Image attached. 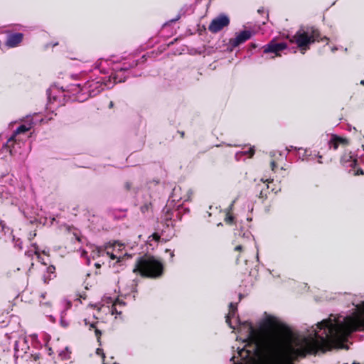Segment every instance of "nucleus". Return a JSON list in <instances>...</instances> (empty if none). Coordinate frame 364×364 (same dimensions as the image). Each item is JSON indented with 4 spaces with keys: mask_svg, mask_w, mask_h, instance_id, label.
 <instances>
[{
    "mask_svg": "<svg viewBox=\"0 0 364 364\" xmlns=\"http://www.w3.org/2000/svg\"><path fill=\"white\" fill-rule=\"evenodd\" d=\"M49 354L50 355L51 354V349L50 348L49 349Z\"/></svg>",
    "mask_w": 364,
    "mask_h": 364,
    "instance_id": "nucleus-39",
    "label": "nucleus"
},
{
    "mask_svg": "<svg viewBox=\"0 0 364 364\" xmlns=\"http://www.w3.org/2000/svg\"><path fill=\"white\" fill-rule=\"evenodd\" d=\"M80 297L83 298V299H85V297H86V296H80Z\"/></svg>",
    "mask_w": 364,
    "mask_h": 364,
    "instance_id": "nucleus-40",
    "label": "nucleus"
},
{
    "mask_svg": "<svg viewBox=\"0 0 364 364\" xmlns=\"http://www.w3.org/2000/svg\"><path fill=\"white\" fill-rule=\"evenodd\" d=\"M31 129V127H28L25 124L20 125L13 133L12 136L8 139L4 146L6 148L9 149V151L11 154L12 149L11 148L14 146V143L16 142V136L25 133L28 131H29Z\"/></svg>",
    "mask_w": 364,
    "mask_h": 364,
    "instance_id": "nucleus-8",
    "label": "nucleus"
},
{
    "mask_svg": "<svg viewBox=\"0 0 364 364\" xmlns=\"http://www.w3.org/2000/svg\"><path fill=\"white\" fill-rule=\"evenodd\" d=\"M103 364H106V363H104ZM114 364H115V363H114Z\"/></svg>",
    "mask_w": 364,
    "mask_h": 364,
    "instance_id": "nucleus-43",
    "label": "nucleus"
},
{
    "mask_svg": "<svg viewBox=\"0 0 364 364\" xmlns=\"http://www.w3.org/2000/svg\"><path fill=\"white\" fill-rule=\"evenodd\" d=\"M230 18L225 14H220L213 18L208 26V31L212 33H217L230 25Z\"/></svg>",
    "mask_w": 364,
    "mask_h": 364,
    "instance_id": "nucleus-4",
    "label": "nucleus"
},
{
    "mask_svg": "<svg viewBox=\"0 0 364 364\" xmlns=\"http://www.w3.org/2000/svg\"><path fill=\"white\" fill-rule=\"evenodd\" d=\"M152 207L151 203H146L140 207V210L142 213L149 211Z\"/></svg>",
    "mask_w": 364,
    "mask_h": 364,
    "instance_id": "nucleus-19",
    "label": "nucleus"
},
{
    "mask_svg": "<svg viewBox=\"0 0 364 364\" xmlns=\"http://www.w3.org/2000/svg\"><path fill=\"white\" fill-rule=\"evenodd\" d=\"M15 350H16V353H17L18 351V342H16V344H15Z\"/></svg>",
    "mask_w": 364,
    "mask_h": 364,
    "instance_id": "nucleus-33",
    "label": "nucleus"
},
{
    "mask_svg": "<svg viewBox=\"0 0 364 364\" xmlns=\"http://www.w3.org/2000/svg\"><path fill=\"white\" fill-rule=\"evenodd\" d=\"M257 12H258L259 14H266V11H264V9L263 8H262V9H259L257 10Z\"/></svg>",
    "mask_w": 364,
    "mask_h": 364,
    "instance_id": "nucleus-31",
    "label": "nucleus"
},
{
    "mask_svg": "<svg viewBox=\"0 0 364 364\" xmlns=\"http://www.w3.org/2000/svg\"><path fill=\"white\" fill-rule=\"evenodd\" d=\"M105 85L100 81H90L84 85L85 89L87 90L90 97H95L104 90Z\"/></svg>",
    "mask_w": 364,
    "mask_h": 364,
    "instance_id": "nucleus-7",
    "label": "nucleus"
},
{
    "mask_svg": "<svg viewBox=\"0 0 364 364\" xmlns=\"http://www.w3.org/2000/svg\"><path fill=\"white\" fill-rule=\"evenodd\" d=\"M244 248L245 247H244V246L242 245H237L234 247V251L237 252L239 253H241L244 250Z\"/></svg>",
    "mask_w": 364,
    "mask_h": 364,
    "instance_id": "nucleus-22",
    "label": "nucleus"
},
{
    "mask_svg": "<svg viewBox=\"0 0 364 364\" xmlns=\"http://www.w3.org/2000/svg\"><path fill=\"white\" fill-rule=\"evenodd\" d=\"M249 47H250V50H252V49H255V48H257V45L255 43H250Z\"/></svg>",
    "mask_w": 364,
    "mask_h": 364,
    "instance_id": "nucleus-30",
    "label": "nucleus"
},
{
    "mask_svg": "<svg viewBox=\"0 0 364 364\" xmlns=\"http://www.w3.org/2000/svg\"><path fill=\"white\" fill-rule=\"evenodd\" d=\"M270 166H271V168H272V170L273 171H275V168H276V166H277V165H276V162H275L274 161H271V164H270Z\"/></svg>",
    "mask_w": 364,
    "mask_h": 364,
    "instance_id": "nucleus-29",
    "label": "nucleus"
},
{
    "mask_svg": "<svg viewBox=\"0 0 364 364\" xmlns=\"http://www.w3.org/2000/svg\"><path fill=\"white\" fill-rule=\"evenodd\" d=\"M109 106H110V107H112V106H113V102H110Z\"/></svg>",
    "mask_w": 364,
    "mask_h": 364,
    "instance_id": "nucleus-38",
    "label": "nucleus"
},
{
    "mask_svg": "<svg viewBox=\"0 0 364 364\" xmlns=\"http://www.w3.org/2000/svg\"><path fill=\"white\" fill-rule=\"evenodd\" d=\"M262 326L264 328H273L279 327L281 329H282L286 333H287V334L291 333V331L289 328V327H287V326H285L284 324L279 323L277 318L273 316H271L267 317L264 319Z\"/></svg>",
    "mask_w": 364,
    "mask_h": 364,
    "instance_id": "nucleus-9",
    "label": "nucleus"
},
{
    "mask_svg": "<svg viewBox=\"0 0 364 364\" xmlns=\"http://www.w3.org/2000/svg\"><path fill=\"white\" fill-rule=\"evenodd\" d=\"M353 364H358V363H353Z\"/></svg>",
    "mask_w": 364,
    "mask_h": 364,
    "instance_id": "nucleus-42",
    "label": "nucleus"
},
{
    "mask_svg": "<svg viewBox=\"0 0 364 364\" xmlns=\"http://www.w3.org/2000/svg\"><path fill=\"white\" fill-rule=\"evenodd\" d=\"M349 144L348 139L339 136L336 134H332L328 141L329 149L337 150L339 146H347Z\"/></svg>",
    "mask_w": 364,
    "mask_h": 364,
    "instance_id": "nucleus-10",
    "label": "nucleus"
},
{
    "mask_svg": "<svg viewBox=\"0 0 364 364\" xmlns=\"http://www.w3.org/2000/svg\"><path fill=\"white\" fill-rule=\"evenodd\" d=\"M353 176H359V175H364V171L361 168H357L356 170H353Z\"/></svg>",
    "mask_w": 364,
    "mask_h": 364,
    "instance_id": "nucleus-24",
    "label": "nucleus"
},
{
    "mask_svg": "<svg viewBox=\"0 0 364 364\" xmlns=\"http://www.w3.org/2000/svg\"><path fill=\"white\" fill-rule=\"evenodd\" d=\"M164 271L162 262L155 257L145 254L138 257L135 262L133 272L141 277L156 279L161 277Z\"/></svg>",
    "mask_w": 364,
    "mask_h": 364,
    "instance_id": "nucleus-2",
    "label": "nucleus"
},
{
    "mask_svg": "<svg viewBox=\"0 0 364 364\" xmlns=\"http://www.w3.org/2000/svg\"><path fill=\"white\" fill-rule=\"evenodd\" d=\"M33 246L35 247V251L33 252L31 250H28L26 252V255H27L28 257H32L33 255H36L38 258H40L38 245L36 244H33Z\"/></svg>",
    "mask_w": 364,
    "mask_h": 364,
    "instance_id": "nucleus-18",
    "label": "nucleus"
},
{
    "mask_svg": "<svg viewBox=\"0 0 364 364\" xmlns=\"http://www.w3.org/2000/svg\"><path fill=\"white\" fill-rule=\"evenodd\" d=\"M170 256H171V258H173V257H174V253H173V252H171V251H170Z\"/></svg>",
    "mask_w": 364,
    "mask_h": 364,
    "instance_id": "nucleus-35",
    "label": "nucleus"
},
{
    "mask_svg": "<svg viewBox=\"0 0 364 364\" xmlns=\"http://www.w3.org/2000/svg\"><path fill=\"white\" fill-rule=\"evenodd\" d=\"M319 329H323V336L315 333V338H296L292 345H284L276 338H268L259 341V333L250 323L248 339L256 343V355L259 364H294L298 358H304L307 354L316 353L318 350H326L333 347H341L348 336L364 328V316L356 318L347 317L343 323L333 324L331 319L323 320L317 324Z\"/></svg>",
    "mask_w": 364,
    "mask_h": 364,
    "instance_id": "nucleus-1",
    "label": "nucleus"
},
{
    "mask_svg": "<svg viewBox=\"0 0 364 364\" xmlns=\"http://www.w3.org/2000/svg\"><path fill=\"white\" fill-rule=\"evenodd\" d=\"M291 43L297 45L301 53H304L306 50L309 49V46L314 42L326 41V44L329 42V38L326 36H321L320 31L314 28H311L310 31H306L303 29H299L292 36L290 40Z\"/></svg>",
    "mask_w": 364,
    "mask_h": 364,
    "instance_id": "nucleus-3",
    "label": "nucleus"
},
{
    "mask_svg": "<svg viewBox=\"0 0 364 364\" xmlns=\"http://www.w3.org/2000/svg\"><path fill=\"white\" fill-rule=\"evenodd\" d=\"M224 221L229 225H232L235 223V218L230 210L226 213Z\"/></svg>",
    "mask_w": 364,
    "mask_h": 364,
    "instance_id": "nucleus-17",
    "label": "nucleus"
},
{
    "mask_svg": "<svg viewBox=\"0 0 364 364\" xmlns=\"http://www.w3.org/2000/svg\"><path fill=\"white\" fill-rule=\"evenodd\" d=\"M247 154L250 155V157L253 156L255 154V149L253 148H250V149L247 151Z\"/></svg>",
    "mask_w": 364,
    "mask_h": 364,
    "instance_id": "nucleus-28",
    "label": "nucleus"
},
{
    "mask_svg": "<svg viewBox=\"0 0 364 364\" xmlns=\"http://www.w3.org/2000/svg\"><path fill=\"white\" fill-rule=\"evenodd\" d=\"M114 243H111L110 242L105 244L104 246L105 252L111 259H117V262H120L122 258L117 257L112 251H110V250L114 247Z\"/></svg>",
    "mask_w": 364,
    "mask_h": 364,
    "instance_id": "nucleus-15",
    "label": "nucleus"
},
{
    "mask_svg": "<svg viewBox=\"0 0 364 364\" xmlns=\"http://www.w3.org/2000/svg\"><path fill=\"white\" fill-rule=\"evenodd\" d=\"M151 237L154 240H155L156 242H159L161 239V236L156 233V232H154L153 233L150 237L149 238Z\"/></svg>",
    "mask_w": 364,
    "mask_h": 364,
    "instance_id": "nucleus-26",
    "label": "nucleus"
},
{
    "mask_svg": "<svg viewBox=\"0 0 364 364\" xmlns=\"http://www.w3.org/2000/svg\"><path fill=\"white\" fill-rule=\"evenodd\" d=\"M360 84L362 85H364V80H362L360 82Z\"/></svg>",
    "mask_w": 364,
    "mask_h": 364,
    "instance_id": "nucleus-37",
    "label": "nucleus"
},
{
    "mask_svg": "<svg viewBox=\"0 0 364 364\" xmlns=\"http://www.w3.org/2000/svg\"><path fill=\"white\" fill-rule=\"evenodd\" d=\"M95 267H96L97 268H100V267H101V265H100V264H98V263H96V264H95Z\"/></svg>",
    "mask_w": 364,
    "mask_h": 364,
    "instance_id": "nucleus-36",
    "label": "nucleus"
},
{
    "mask_svg": "<svg viewBox=\"0 0 364 364\" xmlns=\"http://www.w3.org/2000/svg\"><path fill=\"white\" fill-rule=\"evenodd\" d=\"M237 310V304L230 303L229 304V312L225 316V321L229 325V326L232 328H233V327L231 325V318L235 316Z\"/></svg>",
    "mask_w": 364,
    "mask_h": 364,
    "instance_id": "nucleus-14",
    "label": "nucleus"
},
{
    "mask_svg": "<svg viewBox=\"0 0 364 364\" xmlns=\"http://www.w3.org/2000/svg\"><path fill=\"white\" fill-rule=\"evenodd\" d=\"M251 36L252 33L250 31H242V32L237 33L235 38L229 40V45L232 48H236L249 40Z\"/></svg>",
    "mask_w": 364,
    "mask_h": 364,
    "instance_id": "nucleus-6",
    "label": "nucleus"
},
{
    "mask_svg": "<svg viewBox=\"0 0 364 364\" xmlns=\"http://www.w3.org/2000/svg\"><path fill=\"white\" fill-rule=\"evenodd\" d=\"M94 331H95V336L97 338V341L99 345L101 346L102 331L98 328H95V329Z\"/></svg>",
    "mask_w": 364,
    "mask_h": 364,
    "instance_id": "nucleus-20",
    "label": "nucleus"
},
{
    "mask_svg": "<svg viewBox=\"0 0 364 364\" xmlns=\"http://www.w3.org/2000/svg\"><path fill=\"white\" fill-rule=\"evenodd\" d=\"M114 81L117 82H124L125 81V80H119L118 81H117V77H114Z\"/></svg>",
    "mask_w": 364,
    "mask_h": 364,
    "instance_id": "nucleus-34",
    "label": "nucleus"
},
{
    "mask_svg": "<svg viewBox=\"0 0 364 364\" xmlns=\"http://www.w3.org/2000/svg\"><path fill=\"white\" fill-rule=\"evenodd\" d=\"M287 45L286 43H277L274 40L271 41L268 44L262 47L263 53H273L274 55L272 58H274L276 56H280L279 52L286 49Z\"/></svg>",
    "mask_w": 364,
    "mask_h": 364,
    "instance_id": "nucleus-5",
    "label": "nucleus"
},
{
    "mask_svg": "<svg viewBox=\"0 0 364 364\" xmlns=\"http://www.w3.org/2000/svg\"><path fill=\"white\" fill-rule=\"evenodd\" d=\"M96 353L99 355H100L102 358V360H104L105 358V354L104 353V351L102 348H97L96 350Z\"/></svg>",
    "mask_w": 364,
    "mask_h": 364,
    "instance_id": "nucleus-27",
    "label": "nucleus"
},
{
    "mask_svg": "<svg viewBox=\"0 0 364 364\" xmlns=\"http://www.w3.org/2000/svg\"><path fill=\"white\" fill-rule=\"evenodd\" d=\"M23 39V34L21 33H10L7 36L5 45L9 48H15L21 44Z\"/></svg>",
    "mask_w": 364,
    "mask_h": 364,
    "instance_id": "nucleus-11",
    "label": "nucleus"
},
{
    "mask_svg": "<svg viewBox=\"0 0 364 364\" xmlns=\"http://www.w3.org/2000/svg\"><path fill=\"white\" fill-rule=\"evenodd\" d=\"M267 183L263 182L262 184H257V188L259 191V193L258 195V197L262 199V200H264L267 198L268 195L269 194V183H272L273 181H267Z\"/></svg>",
    "mask_w": 364,
    "mask_h": 364,
    "instance_id": "nucleus-13",
    "label": "nucleus"
},
{
    "mask_svg": "<svg viewBox=\"0 0 364 364\" xmlns=\"http://www.w3.org/2000/svg\"><path fill=\"white\" fill-rule=\"evenodd\" d=\"M178 133L180 134L181 138H184L185 132L183 131H178Z\"/></svg>",
    "mask_w": 364,
    "mask_h": 364,
    "instance_id": "nucleus-32",
    "label": "nucleus"
},
{
    "mask_svg": "<svg viewBox=\"0 0 364 364\" xmlns=\"http://www.w3.org/2000/svg\"><path fill=\"white\" fill-rule=\"evenodd\" d=\"M31 358L33 359V360L38 361L41 358V353L31 354Z\"/></svg>",
    "mask_w": 364,
    "mask_h": 364,
    "instance_id": "nucleus-25",
    "label": "nucleus"
},
{
    "mask_svg": "<svg viewBox=\"0 0 364 364\" xmlns=\"http://www.w3.org/2000/svg\"><path fill=\"white\" fill-rule=\"evenodd\" d=\"M340 163L343 166L355 168L357 159L353 158L351 153H344L340 159Z\"/></svg>",
    "mask_w": 364,
    "mask_h": 364,
    "instance_id": "nucleus-12",
    "label": "nucleus"
},
{
    "mask_svg": "<svg viewBox=\"0 0 364 364\" xmlns=\"http://www.w3.org/2000/svg\"><path fill=\"white\" fill-rule=\"evenodd\" d=\"M242 296V294H240V299H241Z\"/></svg>",
    "mask_w": 364,
    "mask_h": 364,
    "instance_id": "nucleus-41",
    "label": "nucleus"
},
{
    "mask_svg": "<svg viewBox=\"0 0 364 364\" xmlns=\"http://www.w3.org/2000/svg\"><path fill=\"white\" fill-rule=\"evenodd\" d=\"M124 187L127 191H130L132 188V183L130 181H126Z\"/></svg>",
    "mask_w": 364,
    "mask_h": 364,
    "instance_id": "nucleus-23",
    "label": "nucleus"
},
{
    "mask_svg": "<svg viewBox=\"0 0 364 364\" xmlns=\"http://www.w3.org/2000/svg\"><path fill=\"white\" fill-rule=\"evenodd\" d=\"M46 274H48V276H46V274L43 276V280L45 284L48 283L50 280L56 277L55 267L53 265L48 266L46 269Z\"/></svg>",
    "mask_w": 364,
    "mask_h": 364,
    "instance_id": "nucleus-16",
    "label": "nucleus"
},
{
    "mask_svg": "<svg viewBox=\"0 0 364 364\" xmlns=\"http://www.w3.org/2000/svg\"><path fill=\"white\" fill-rule=\"evenodd\" d=\"M85 325L86 326H89V329L90 330H92V329H95V328H97V322H95V323H88L87 319H85Z\"/></svg>",
    "mask_w": 364,
    "mask_h": 364,
    "instance_id": "nucleus-21",
    "label": "nucleus"
}]
</instances>
